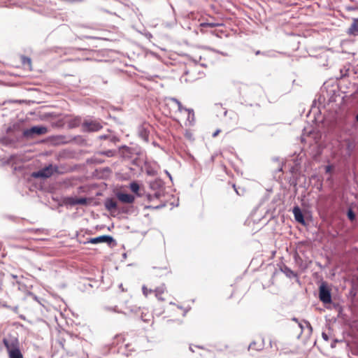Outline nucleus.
<instances>
[{"label": "nucleus", "instance_id": "obj_11", "mask_svg": "<svg viewBox=\"0 0 358 358\" xmlns=\"http://www.w3.org/2000/svg\"><path fill=\"white\" fill-rule=\"evenodd\" d=\"M113 241V238L110 236L103 235L96 238H92L88 241V243L92 244H98L101 243H107L108 244Z\"/></svg>", "mask_w": 358, "mask_h": 358}, {"label": "nucleus", "instance_id": "obj_15", "mask_svg": "<svg viewBox=\"0 0 358 358\" xmlns=\"http://www.w3.org/2000/svg\"><path fill=\"white\" fill-rule=\"evenodd\" d=\"M220 25H222V24H220L217 22H203L200 23V25H199L201 27L200 31L201 33H205V32H206V30H205L206 28H207V27L213 28V27H218Z\"/></svg>", "mask_w": 358, "mask_h": 358}, {"label": "nucleus", "instance_id": "obj_26", "mask_svg": "<svg viewBox=\"0 0 358 358\" xmlns=\"http://www.w3.org/2000/svg\"><path fill=\"white\" fill-rule=\"evenodd\" d=\"M256 343L254 342L252 343H251L249 346V349H253L255 348V345Z\"/></svg>", "mask_w": 358, "mask_h": 358}, {"label": "nucleus", "instance_id": "obj_2", "mask_svg": "<svg viewBox=\"0 0 358 358\" xmlns=\"http://www.w3.org/2000/svg\"><path fill=\"white\" fill-rule=\"evenodd\" d=\"M56 122L59 123V125L67 124L69 129H73L79 127L81 124L82 119L80 117H73L66 115L62 119L57 120Z\"/></svg>", "mask_w": 358, "mask_h": 358}, {"label": "nucleus", "instance_id": "obj_24", "mask_svg": "<svg viewBox=\"0 0 358 358\" xmlns=\"http://www.w3.org/2000/svg\"><path fill=\"white\" fill-rule=\"evenodd\" d=\"M185 137L189 138V139H191L192 138V134L189 131H186L185 133Z\"/></svg>", "mask_w": 358, "mask_h": 358}, {"label": "nucleus", "instance_id": "obj_14", "mask_svg": "<svg viewBox=\"0 0 358 358\" xmlns=\"http://www.w3.org/2000/svg\"><path fill=\"white\" fill-rule=\"evenodd\" d=\"M293 214H294L295 220L298 222L303 224H305L303 215L301 213V209L298 206H296L293 208Z\"/></svg>", "mask_w": 358, "mask_h": 358}, {"label": "nucleus", "instance_id": "obj_7", "mask_svg": "<svg viewBox=\"0 0 358 358\" xmlns=\"http://www.w3.org/2000/svg\"><path fill=\"white\" fill-rule=\"evenodd\" d=\"M319 298L320 301L324 303H330L331 302L330 290L324 284H322L320 286Z\"/></svg>", "mask_w": 358, "mask_h": 358}, {"label": "nucleus", "instance_id": "obj_12", "mask_svg": "<svg viewBox=\"0 0 358 358\" xmlns=\"http://www.w3.org/2000/svg\"><path fill=\"white\" fill-rule=\"evenodd\" d=\"M104 206L110 213H115L117 210V202L112 198L107 199L105 201Z\"/></svg>", "mask_w": 358, "mask_h": 358}, {"label": "nucleus", "instance_id": "obj_1", "mask_svg": "<svg viewBox=\"0 0 358 358\" xmlns=\"http://www.w3.org/2000/svg\"><path fill=\"white\" fill-rule=\"evenodd\" d=\"M3 343L6 348L9 358H24L20 350L19 341L15 338H4Z\"/></svg>", "mask_w": 358, "mask_h": 358}, {"label": "nucleus", "instance_id": "obj_8", "mask_svg": "<svg viewBox=\"0 0 358 358\" xmlns=\"http://www.w3.org/2000/svg\"><path fill=\"white\" fill-rule=\"evenodd\" d=\"M154 292L155 296L159 301H164L169 296V294L164 284H162L160 286L155 287Z\"/></svg>", "mask_w": 358, "mask_h": 358}, {"label": "nucleus", "instance_id": "obj_19", "mask_svg": "<svg viewBox=\"0 0 358 358\" xmlns=\"http://www.w3.org/2000/svg\"><path fill=\"white\" fill-rule=\"evenodd\" d=\"M76 199L77 197H67L65 199L64 202L66 204L75 206L76 205Z\"/></svg>", "mask_w": 358, "mask_h": 358}, {"label": "nucleus", "instance_id": "obj_20", "mask_svg": "<svg viewBox=\"0 0 358 358\" xmlns=\"http://www.w3.org/2000/svg\"><path fill=\"white\" fill-rule=\"evenodd\" d=\"M87 203V201L86 198H77L76 199V205H86Z\"/></svg>", "mask_w": 358, "mask_h": 358}, {"label": "nucleus", "instance_id": "obj_9", "mask_svg": "<svg viewBox=\"0 0 358 358\" xmlns=\"http://www.w3.org/2000/svg\"><path fill=\"white\" fill-rule=\"evenodd\" d=\"M48 132V129L45 127H33L29 129L24 131V136L29 137L34 134L42 135Z\"/></svg>", "mask_w": 358, "mask_h": 358}, {"label": "nucleus", "instance_id": "obj_23", "mask_svg": "<svg viewBox=\"0 0 358 358\" xmlns=\"http://www.w3.org/2000/svg\"><path fill=\"white\" fill-rule=\"evenodd\" d=\"M104 154L106 155H107L108 157H110L113 155V152L111 150H108V151L106 152Z\"/></svg>", "mask_w": 358, "mask_h": 358}, {"label": "nucleus", "instance_id": "obj_25", "mask_svg": "<svg viewBox=\"0 0 358 358\" xmlns=\"http://www.w3.org/2000/svg\"><path fill=\"white\" fill-rule=\"evenodd\" d=\"M331 169H332L331 166H327L325 168L326 172L330 173L331 171Z\"/></svg>", "mask_w": 358, "mask_h": 358}, {"label": "nucleus", "instance_id": "obj_17", "mask_svg": "<svg viewBox=\"0 0 358 358\" xmlns=\"http://www.w3.org/2000/svg\"><path fill=\"white\" fill-rule=\"evenodd\" d=\"M282 271L289 278L297 277V275L287 266H285Z\"/></svg>", "mask_w": 358, "mask_h": 358}, {"label": "nucleus", "instance_id": "obj_10", "mask_svg": "<svg viewBox=\"0 0 358 358\" xmlns=\"http://www.w3.org/2000/svg\"><path fill=\"white\" fill-rule=\"evenodd\" d=\"M117 199L123 203L131 204L135 201V196L130 194L117 192L116 194Z\"/></svg>", "mask_w": 358, "mask_h": 358}, {"label": "nucleus", "instance_id": "obj_6", "mask_svg": "<svg viewBox=\"0 0 358 358\" xmlns=\"http://www.w3.org/2000/svg\"><path fill=\"white\" fill-rule=\"evenodd\" d=\"M57 167H53L52 165H49L37 172H34L32 176L35 178H50L54 172L57 171Z\"/></svg>", "mask_w": 358, "mask_h": 358}, {"label": "nucleus", "instance_id": "obj_21", "mask_svg": "<svg viewBox=\"0 0 358 358\" xmlns=\"http://www.w3.org/2000/svg\"><path fill=\"white\" fill-rule=\"evenodd\" d=\"M347 215L350 220L353 221L355 220V214L351 209L348 210Z\"/></svg>", "mask_w": 358, "mask_h": 358}, {"label": "nucleus", "instance_id": "obj_18", "mask_svg": "<svg viewBox=\"0 0 358 358\" xmlns=\"http://www.w3.org/2000/svg\"><path fill=\"white\" fill-rule=\"evenodd\" d=\"M142 291L145 296H148L150 294L155 293L154 289H152L151 287L149 288L147 285H143L142 287Z\"/></svg>", "mask_w": 358, "mask_h": 358}, {"label": "nucleus", "instance_id": "obj_5", "mask_svg": "<svg viewBox=\"0 0 358 358\" xmlns=\"http://www.w3.org/2000/svg\"><path fill=\"white\" fill-rule=\"evenodd\" d=\"M102 128L101 123L96 120H86L82 124L83 131L93 132L97 131Z\"/></svg>", "mask_w": 358, "mask_h": 358}, {"label": "nucleus", "instance_id": "obj_27", "mask_svg": "<svg viewBox=\"0 0 358 358\" xmlns=\"http://www.w3.org/2000/svg\"><path fill=\"white\" fill-rule=\"evenodd\" d=\"M220 132V130H217L213 134V137H215L217 136V134H219Z\"/></svg>", "mask_w": 358, "mask_h": 358}, {"label": "nucleus", "instance_id": "obj_16", "mask_svg": "<svg viewBox=\"0 0 358 358\" xmlns=\"http://www.w3.org/2000/svg\"><path fill=\"white\" fill-rule=\"evenodd\" d=\"M129 188L132 192H134V194H136L138 196H140V194L138 193V191L140 189V186L136 182L134 181V182H131L129 185Z\"/></svg>", "mask_w": 358, "mask_h": 358}, {"label": "nucleus", "instance_id": "obj_28", "mask_svg": "<svg viewBox=\"0 0 358 358\" xmlns=\"http://www.w3.org/2000/svg\"><path fill=\"white\" fill-rule=\"evenodd\" d=\"M357 271H358V267H357Z\"/></svg>", "mask_w": 358, "mask_h": 358}, {"label": "nucleus", "instance_id": "obj_13", "mask_svg": "<svg viewBox=\"0 0 358 358\" xmlns=\"http://www.w3.org/2000/svg\"><path fill=\"white\" fill-rule=\"evenodd\" d=\"M349 36H358V18H353L350 27L347 30Z\"/></svg>", "mask_w": 358, "mask_h": 358}, {"label": "nucleus", "instance_id": "obj_3", "mask_svg": "<svg viewBox=\"0 0 358 358\" xmlns=\"http://www.w3.org/2000/svg\"><path fill=\"white\" fill-rule=\"evenodd\" d=\"M189 310V308L187 307L173 304L171 310V316L174 317V320L180 321V320L186 315Z\"/></svg>", "mask_w": 358, "mask_h": 358}, {"label": "nucleus", "instance_id": "obj_22", "mask_svg": "<svg viewBox=\"0 0 358 358\" xmlns=\"http://www.w3.org/2000/svg\"><path fill=\"white\" fill-rule=\"evenodd\" d=\"M22 63H23L24 65H27L29 67H31V60L30 58L23 57Z\"/></svg>", "mask_w": 358, "mask_h": 358}, {"label": "nucleus", "instance_id": "obj_4", "mask_svg": "<svg viewBox=\"0 0 358 358\" xmlns=\"http://www.w3.org/2000/svg\"><path fill=\"white\" fill-rule=\"evenodd\" d=\"M171 101H173V103L176 105V106L178 107V110L180 113H184L187 115V120L188 121V122H185V124L192 125L193 124L194 117V113L193 110L184 108L182 106L181 103L176 99H172Z\"/></svg>", "mask_w": 358, "mask_h": 358}]
</instances>
